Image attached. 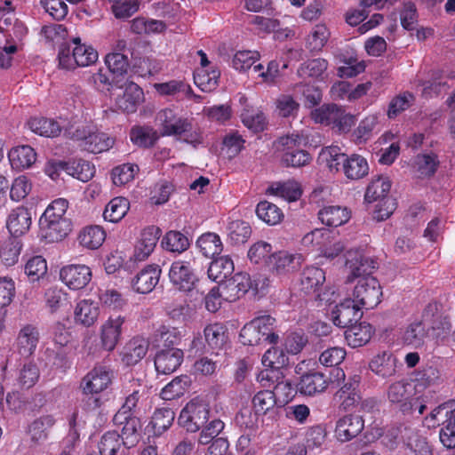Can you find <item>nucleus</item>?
I'll return each instance as SVG.
<instances>
[{"label": "nucleus", "mask_w": 455, "mask_h": 455, "mask_svg": "<svg viewBox=\"0 0 455 455\" xmlns=\"http://www.w3.org/2000/svg\"><path fill=\"white\" fill-rule=\"evenodd\" d=\"M337 395L341 400V406L346 411H371L375 406V402L371 399L362 400L360 394L351 384H345Z\"/></svg>", "instance_id": "nucleus-18"}, {"label": "nucleus", "mask_w": 455, "mask_h": 455, "mask_svg": "<svg viewBox=\"0 0 455 455\" xmlns=\"http://www.w3.org/2000/svg\"><path fill=\"white\" fill-rule=\"evenodd\" d=\"M330 31L325 24H316L307 37V44L311 51H321L330 37Z\"/></svg>", "instance_id": "nucleus-60"}, {"label": "nucleus", "mask_w": 455, "mask_h": 455, "mask_svg": "<svg viewBox=\"0 0 455 455\" xmlns=\"http://www.w3.org/2000/svg\"><path fill=\"white\" fill-rule=\"evenodd\" d=\"M99 299L103 307L111 310H123L127 305V299L116 289L100 291Z\"/></svg>", "instance_id": "nucleus-55"}, {"label": "nucleus", "mask_w": 455, "mask_h": 455, "mask_svg": "<svg viewBox=\"0 0 455 455\" xmlns=\"http://www.w3.org/2000/svg\"><path fill=\"white\" fill-rule=\"evenodd\" d=\"M252 404L256 414L265 415L275 409V394L270 390L259 391L252 399Z\"/></svg>", "instance_id": "nucleus-57"}, {"label": "nucleus", "mask_w": 455, "mask_h": 455, "mask_svg": "<svg viewBox=\"0 0 455 455\" xmlns=\"http://www.w3.org/2000/svg\"><path fill=\"white\" fill-rule=\"evenodd\" d=\"M175 418L174 411L170 408L156 409L148 427H151L155 435H161L172 425Z\"/></svg>", "instance_id": "nucleus-44"}, {"label": "nucleus", "mask_w": 455, "mask_h": 455, "mask_svg": "<svg viewBox=\"0 0 455 455\" xmlns=\"http://www.w3.org/2000/svg\"><path fill=\"white\" fill-rule=\"evenodd\" d=\"M159 229L155 227L145 228L140 235L133 253L135 261H143L153 252L159 239Z\"/></svg>", "instance_id": "nucleus-25"}, {"label": "nucleus", "mask_w": 455, "mask_h": 455, "mask_svg": "<svg viewBox=\"0 0 455 455\" xmlns=\"http://www.w3.org/2000/svg\"><path fill=\"white\" fill-rule=\"evenodd\" d=\"M328 68V61L324 59H314L304 62L298 68V76L301 78H320Z\"/></svg>", "instance_id": "nucleus-56"}, {"label": "nucleus", "mask_w": 455, "mask_h": 455, "mask_svg": "<svg viewBox=\"0 0 455 455\" xmlns=\"http://www.w3.org/2000/svg\"><path fill=\"white\" fill-rule=\"evenodd\" d=\"M48 271L46 259L41 255L29 257L24 264V273L31 283L44 278Z\"/></svg>", "instance_id": "nucleus-43"}, {"label": "nucleus", "mask_w": 455, "mask_h": 455, "mask_svg": "<svg viewBox=\"0 0 455 455\" xmlns=\"http://www.w3.org/2000/svg\"><path fill=\"white\" fill-rule=\"evenodd\" d=\"M126 317L122 315H110L100 327V339L102 347L112 351L121 339Z\"/></svg>", "instance_id": "nucleus-14"}, {"label": "nucleus", "mask_w": 455, "mask_h": 455, "mask_svg": "<svg viewBox=\"0 0 455 455\" xmlns=\"http://www.w3.org/2000/svg\"><path fill=\"white\" fill-rule=\"evenodd\" d=\"M106 239V232L100 226H88L84 228L78 235L81 246L88 250L99 249Z\"/></svg>", "instance_id": "nucleus-37"}, {"label": "nucleus", "mask_w": 455, "mask_h": 455, "mask_svg": "<svg viewBox=\"0 0 455 455\" xmlns=\"http://www.w3.org/2000/svg\"><path fill=\"white\" fill-rule=\"evenodd\" d=\"M186 334L184 328H177L169 325H161L156 331V336L164 343L170 347L178 345Z\"/></svg>", "instance_id": "nucleus-63"}, {"label": "nucleus", "mask_w": 455, "mask_h": 455, "mask_svg": "<svg viewBox=\"0 0 455 455\" xmlns=\"http://www.w3.org/2000/svg\"><path fill=\"white\" fill-rule=\"evenodd\" d=\"M372 333V326L363 322L348 327L345 331V339L349 347H359L370 341Z\"/></svg>", "instance_id": "nucleus-33"}, {"label": "nucleus", "mask_w": 455, "mask_h": 455, "mask_svg": "<svg viewBox=\"0 0 455 455\" xmlns=\"http://www.w3.org/2000/svg\"><path fill=\"white\" fill-rule=\"evenodd\" d=\"M423 378L418 379L417 385L413 386L406 380H397L391 383L387 389V397L388 402L396 406L403 413H411L418 398L414 397L416 391L419 387L431 385L438 378V371L435 369L429 368L423 374Z\"/></svg>", "instance_id": "nucleus-3"}, {"label": "nucleus", "mask_w": 455, "mask_h": 455, "mask_svg": "<svg viewBox=\"0 0 455 455\" xmlns=\"http://www.w3.org/2000/svg\"><path fill=\"white\" fill-rule=\"evenodd\" d=\"M40 377V371L34 362L25 363L19 371L17 380L23 388H30L36 385Z\"/></svg>", "instance_id": "nucleus-61"}, {"label": "nucleus", "mask_w": 455, "mask_h": 455, "mask_svg": "<svg viewBox=\"0 0 455 455\" xmlns=\"http://www.w3.org/2000/svg\"><path fill=\"white\" fill-rule=\"evenodd\" d=\"M99 315V304L91 299H81L75 307V322L84 327L92 326L97 322Z\"/></svg>", "instance_id": "nucleus-26"}, {"label": "nucleus", "mask_w": 455, "mask_h": 455, "mask_svg": "<svg viewBox=\"0 0 455 455\" xmlns=\"http://www.w3.org/2000/svg\"><path fill=\"white\" fill-rule=\"evenodd\" d=\"M183 357V351L180 348L172 347L159 351L155 357V367L157 373H172L181 364Z\"/></svg>", "instance_id": "nucleus-23"}, {"label": "nucleus", "mask_w": 455, "mask_h": 455, "mask_svg": "<svg viewBox=\"0 0 455 455\" xmlns=\"http://www.w3.org/2000/svg\"><path fill=\"white\" fill-rule=\"evenodd\" d=\"M71 43L75 45L72 51L62 48L59 52L60 68L70 70L76 67H89L98 60V52L92 45L82 43L79 36L73 37Z\"/></svg>", "instance_id": "nucleus-6"}, {"label": "nucleus", "mask_w": 455, "mask_h": 455, "mask_svg": "<svg viewBox=\"0 0 455 455\" xmlns=\"http://www.w3.org/2000/svg\"><path fill=\"white\" fill-rule=\"evenodd\" d=\"M391 188V181L387 177H378L373 180L366 189L364 196L365 201L368 203L381 202L388 196Z\"/></svg>", "instance_id": "nucleus-41"}, {"label": "nucleus", "mask_w": 455, "mask_h": 455, "mask_svg": "<svg viewBox=\"0 0 455 455\" xmlns=\"http://www.w3.org/2000/svg\"><path fill=\"white\" fill-rule=\"evenodd\" d=\"M427 337L426 325L421 322H416L408 326L403 333V340L413 347H420Z\"/></svg>", "instance_id": "nucleus-59"}, {"label": "nucleus", "mask_w": 455, "mask_h": 455, "mask_svg": "<svg viewBox=\"0 0 455 455\" xmlns=\"http://www.w3.org/2000/svg\"><path fill=\"white\" fill-rule=\"evenodd\" d=\"M149 342L143 337H134L124 346L121 356L126 365L138 363L147 354Z\"/></svg>", "instance_id": "nucleus-30"}, {"label": "nucleus", "mask_w": 455, "mask_h": 455, "mask_svg": "<svg viewBox=\"0 0 455 455\" xmlns=\"http://www.w3.org/2000/svg\"><path fill=\"white\" fill-rule=\"evenodd\" d=\"M200 251L207 258L220 254L223 250V243L220 235L215 233L203 234L196 241Z\"/></svg>", "instance_id": "nucleus-46"}, {"label": "nucleus", "mask_w": 455, "mask_h": 455, "mask_svg": "<svg viewBox=\"0 0 455 455\" xmlns=\"http://www.w3.org/2000/svg\"><path fill=\"white\" fill-rule=\"evenodd\" d=\"M40 339L38 329L33 324L23 325L16 337L17 352L23 357H29L36 350Z\"/></svg>", "instance_id": "nucleus-19"}, {"label": "nucleus", "mask_w": 455, "mask_h": 455, "mask_svg": "<svg viewBox=\"0 0 455 455\" xmlns=\"http://www.w3.org/2000/svg\"><path fill=\"white\" fill-rule=\"evenodd\" d=\"M160 275L161 269L158 266L148 265L135 276L132 287L139 293H149L158 283Z\"/></svg>", "instance_id": "nucleus-27"}, {"label": "nucleus", "mask_w": 455, "mask_h": 455, "mask_svg": "<svg viewBox=\"0 0 455 455\" xmlns=\"http://www.w3.org/2000/svg\"><path fill=\"white\" fill-rule=\"evenodd\" d=\"M309 142V133L307 130L295 132L278 140V145L281 147L282 162L286 166L301 167L308 164L312 159L309 153L306 150L298 148L301 146H307Z\"/></svg>", "instance_id": "nucleus-5"}, {"label": "nucleus", "mask_w": 455, "mask_h": 455, "mask_svg": "<svg viewBox=\"0 0 455 455\" xmlns=\"http://www.w3.org/2000/svg\"><path fill=\"white\" fill-rule=\"evenodd\" d=\"M351 217L350 211L340 205H326L318 212V219L328 227H339L346 224Z\"/></svg>", "instance_id": "nucleus-31"}, {"label": "nucleus", "mask_w": 455, "mask_h": 455, "mask_svg": "<svg viewBox=\"0 0 455 455\" xmlns=\"http://www.w3.org/2000/svg\"><path fill=\"white\" fill-rule=\"evenodd\" d=\"M345 160L346 155L338 146L323 148L317 158L319 164L324 165L331 172H339L341 164H344Z\"/></svg>", "instance_id": "nucleus-34"}, {"label": "nucleus", "mask_w": 455, "mask_h": 455, "mask_svg": "<svg viewBox=\"0 0 455 455\" xmlns=\"http://www.w3.org/2000/svg\"><path fill=\"white\" fill-rule=\"evenodd\" d=\"M262 363L265 367L270 368V370L267 369L260 371L257 379L262 386L266 387L267 385L264 381H268L272 378L274 370L284 367L288 363V357L282 349L273 347L263 355Z\"/></svg>", "instance_id": "nucleus-21"}, {"label": "nucleus", "mask_w": 455, "mask_h": 455, "mask_svg": "<svg viewBox=\"0 0 455 455\" xmlns=\"http://www.w3.org/2000/svg\"><path fill=\"white\" fill-rule=\"evenodd\" d=\"M28 126L33 132L49 138L56 137L61 132V125L57 121L45 117H33Z\"/></svg>", "instance_id": "nucleus-40"}, {"label": "nucleus", "mask_w": 455, "mask_h": 455, "mask_svg": "<svg viewBox=\"0 0 455 455\" xmlns=\"http://www.w3.org/2000/svg\"><path fill=\"white\" fill-rule=\"evenodd\" d=\"M267 192L289 202L297 201L302 194L299 183L295 180L274 183L268 188Z\"/></svg>", "instance_id": "nucleus-42"}, {"label": "nucleus", "mask_w": 455, "mask_h": 455, "mask_svg": "<svg viewBox=\"0 0 455 455\" xmlns=\"http://www.w3.org/2000/svg\"><path fill=\"white\" fill-rule=\"evenodd\" d=\"M66 172L83 182L89 181L95 174V167L90 162L78 159L67 163Z\"/></svg>", "instance_id": "nucleus-48"}, {"label": "nucleus", "mask_w": 455, "mask_h": 455, "mask_svg": "<svg viewBox=\"0 0 455 455\" xmlns=\"http://www.w3.org/2000/svg\"><path fill=\"white\" fill-rule=\"evenodd\" d=\"M156 124L162 136L177 137L194 148L204 143L203 130L195 126L191 119L180 116L173 109L160 110L156 116Z\"/></svg>", "instance_id": "nucleus-1"}, {"label": "nucleus", "mask_w": 455, "mask_h": 455, "mask_svg": "<svg viewBox=\"0 0 455 455\" xmlns=\"http://www.w3.org/2000/svg\"><path fill=\"white\" fill-rule=\"evenodd\" d=\"M220 76V71L213 68H196L194 73V81L201 91L212 92L217 87Z\"/></svg>", "instance_id": "nucleus-45"}, {"label": "nucleus", "mask_w": 455, "mask_h": 455, "mask_svg": "<svg viewBox=\"0 0 455 455\" xmlns=\"http://www.w3.org/2000/svg\"><path fill=\"white\" fill-rule=\"evenodd\" d=\"M169 277L174 286L184 291H191L197 281L190 262L185 260H177L172 264Z\"/></svg>", "instance_id": "nucleus-16"}, {"label": "nucleus", "mask_w": 455, "mask_h": 455, "mask_svg": "<svg viewBox=\"0 0 455 455\" xmlns=\"http://www.w3.org/2000/svg\"><path fill=\"white\" fill-rule=\"evenodd\" d=\"M302 243L306 247H311L319 256L332 259L339 256L344 250L343 243L336 239L330 230L316 228L302 238Z\"/></svg>", "instance_id": "nucleus-8"}, {"label": "nucleus", "mask_w": 455, "mask_h": 455, "mask_svg": "<svg viewBox=\"0 0 455 455\" xmlns=\"http://www.w3.org/2000/svg\"><path fill=\"white\" fill-rule=\"evenodd\" d=\"M33 184L31 180L26 175H19L14 178L10 186V199L15 203H19L31 193Z\"/></svg>", "instance_id": "nucleus-51"}, {"label": "nucleus", "mask_w": 455, "mask_h": 455, "mask_svg": "<svg viewBox=\"0 0 455 455\" xmlns=\"http://www.w3.org/2000/svg\"><path fill=\"white\" fill-rule=\"evenodd\" d=\"M130 209V202L127 198L117 196L113 198L106 205L103 218L106 221L116 223L124 219Z\"/></svg>", "instance_id": "nucleus-39"}, {"label": "nucleus", "mask_w": 455, "mask_h": 455, "mask_svg": "<svg viewBox=\"0 0 455 455\" xmlns=\"http://www.w3.org/2000/svg\"><path fill=\"white\" fill-rule=\"evenodd\" d=\"M130 138L133 144L148 148L156 141L158 136L152 128L138 126L131 130Z\"/></svg>", "instance_id": "nucleus-62"}, {"label": "nucleus", "mask_w": 455, "mask_h": 455, "mask_svg": "<svg viewBox=\"0 0 455 455\" xmlns=\"http://www.w3.org/2000/svg\"><path fill=\"white\" fill-rule=\"evenodd\" d=\"M303 257L299 253L280 251L268 257L267 265L272 275L279 279L288 277L301 266Z\"/></svg>", "instance_id": "nucleus-11"}, {"label": "nucleus", "mask_w": 455, "mask_h": 455, "mask_svg": "<svg viewBox=\"0 0 455 455\" xmlns=\"http://www.w3.org/2000/svg\"><path fill=\"white\" fill-rule=\"evenodd\" d=\"M140 428V422L138 418L135 417H126L124 425L122 428V433L120 438L123 441V443L126 447H132L135 445V443L139 441V429Z\"/></svg>", "instance_id": "nucleus-58"}, {"label": "nucleus", "mask_w": 455, "mask_h": 455, "mask_svg": "<svg viewBox=\"0 0 455 455\" xmlns=\"http://www.w3.org/2000/svg\"><path fill=\"white\" fill-rule=\"evenodd\" d=\"M378 124L379 120L376 115H370L364 117L353 132L355 142L356 144H363L368 141L371 138Z\"/></svg>", "instance_id": "nucleus-53"}, {"label": "nucleus", "mask_w": 455, "mask_h": 455, "mask_svg": "<svg viewBox=\"0 0 455 455\" xmlns=\"http://www.w3.org/2000/svg\"><path fill=\"white\" fill-rule=\"evenodd\" d=\"M455 415L453 411V405L451 403H443L435 408L431 413L424 419V425L428 427H436L441 423L446 424L449 418Z\"/></svg>", "instance_id": "nucleus-54"}, {"label": "nucleus", "mask_w": 455, "mask_h": 455, "mask_svg": "<svg viewBox=\"0 0 455 455\" xmlns=\"http://www.w3.org/2000/svg\"><path fill=\"white\" fill-rule=\"evenodd\" d=\"M66 133L70 139L80 141L81 147L93 154L107 151L114 145V139L98 132L96 125L92 123L71 125Z\"/></svg>", "instance_id": "nucleus-4"}, {"label": "nucleus", "mask_w": 455, "mask_h": 455, "mask_svg": "<svg viewBox=\"0 0 455 455\" xmlns=\"http://www.w3.org/2000/svg\"><path fill=\"white\" fill-rule=\"evenodd\" d=\"M364 427L363 416L349 414L337 422L335 428L336 437L341 442H347L357 436Z\"/></svg>", "instance_id": "nucleus-22"}, {"label": "nucleus", "mask_w": 455, "mask_h": 455, "mask_svg": "<svg viewBox=\"0 0 455 455\" xmlns=\"http://www.w3.org/2000/svg\"><path fill=\"white\" fill-rule=\"evenodd\" d=\"M362 309L363 307L353 299H345L332 309V322L336 326L346 328L362 316Z\"/></svg>", "instance_id": "nucleus-17"}, {"label": "nucleus", "mask_w": 455, "mask_h": 455, "mask_svg": "<svg viewBox=\"0 0 455 455\" xmlns=\"http://www.w3.org/2000/svg\"><path fill=\"white\" fill-rule=\"evenodd\" d=\"M396 358L388 351H381L369 362L370 370L381 378H389L396 372Z\"/></svg>", "instance_id": "nucleus-28"}, {"label": "nucleus", "mask_w": 455, "mask_h": 455, "mask_svg": "<svg viewBox=\"0 0 455 455\" xmlns=\"http://www.w3.org/2000/svg\"><path fill=\"white\" fill-rule=\"evenodd\" d=\"M204 339L212 349L221 348L228 340L227 330L222 323L208 324L204 331Z\"/></svg>", "instance_id": "nucleus-50"}, {"label": "nucleus", "mask_w": 455, "mask_h": 455, "mask_svg": "<svg viewBox=\"0 0 455 455\" xmlns=\"http://www.w3.org/2000/svg\"><path fill=\"white\" fill-rule=\"evenodd\" d=\"M8 158L13 169L25 170L31 167L36 160V153L28 145L12 148L8 152Z\"/></svg>", "instance_id": "nucleus-32"}, {"label": "nucleus", "mask_w": 455, "mask_h": 455, "mask_svg": "<svg viewBox=\"0 0 455 455\" xmlns=\"http://www.w3.org/2000/svg\"><path fill=\"white\" fill-rule=\"evenodd\" d=\"M225 423L222 420L219 419L211 420L201 427L198 443L202 445L212 443L218 439L217 436L223 431Z\"/></svg>", "instance_id": "nucleus-64"}, {"label": "nucleus", "mask_w": 455, "mask_h": 455, "mask_svg": "<svg viewBox=\"0 0 455 455\" xmlns=\"http://www.w3.org/2000/svg\"><path fill=\"white\" fill-rule=\"evenodd\" d=\"M143 100L144 92L142 89L135 83L131 82L125 85L123 95L118 96L115 103L117 109L127 113H133Z\"/></svg>", "instance_id": "nucleus-24"}, {"label": "nucleus", "mask_w": 455, "mask_h": 455, "mask_svg": "<svg viewBox=\"0 0 455 455\" xmlns=\"http://www.w3.org/2000/svg\"><path fill=\"white\" fill-rule=\"evenodd\" d=\"M235 269L234 262L228 256L213 259L208 267V276L220 284L230 276Z\"/></svg>", "instance_id": "nucleus-35"}, {"label": "nucleus", "mask_w": 455, "mask_h": 455, "mask_svg": "<svg viewBox=\"0 0 455 455\" xmlns=\"http://www.w3.org/2000/svg\"><path fill=\"white\" fill-rule=\"evenodd\" d=\"M92 278V271L84 264H68L60 270V280L71 291L84 289Z\"/></svg>", "instance_id": "nucleus-13"}, {"label": "nucleus", "mask_w": 455, "mask_h": 455, "mask_svg": "<svg viewBox=\"0 0 455 455\" xmlns=\"http://www.w3.org/2000/svg\"><path fill=\"white\" fill-rule=\"evenodd\" d=\"M347 271L346 283L357 282L359 279L374 277L372 275L375 262L363 255L360 250H349L345 254Z\"/></svg>", "instance_id": "nucleus-10"}, {"label": "nucleus", "mask_w": 455, "mask_h": 455, "mask_svg": "<svg viewBox=\"0 0 455 455\" xmlns=\"http://www.w3.org/2000/svg\"><path fill=\"white\" fill-rule=\"evenodd\" d=\"M190 386V379L181 375L173 379L161 391V397L165 401H172L182 396Z\"/></svg>", "instance_id": "nucleus-49"}, {"label": "nucleus", "mask_w": 455, "mask_h": 455, "mask_svg": "<svg viewBox=\"0 0 455 455\" xmlns=\"http://www.w3.org/2000/svg\"><path fill=\"white\" fill-rule=\"evenodd\" d=\"M113 372L105 366H96L82 379L80 388L84 395H95L105 391L112 383ZM90 409L95 410L101 405L100 397L91 396L86 401Z\"/></svg>", "instance_id": "nucleus-7"}, {"label": "nucleus", "mask_w": 455, "mask_h": 455, "mask_svg": "<svg viewBox=\"0 0 455 455\" xmlns=\"http://www.w3.org/2000/svg\"><path fill=\"white\" fill-rule=\"evenodd\" d=\"M257 216L268 225H276L283 218L282 210L275 204L263 201L258 204L256 208Z\"/></svg>", "instance_id": "nucleus-52"}, {"label": "nucleus", "mask_w": 455, "mask_h": 455, "mask_svg": "<svg viewBox=\"0 0 455 455\" xmlns=\"http://www.w3.org/2000/svg\"><path fill=\"white\" fill-rule=\"evenodd\" d=\"M55 419L51 415H44L35 419L28 427V434L35 443H41L47 439L48 431L54 425Z\"/></svg>", "instance_id": "nucleus-47"}, {"label": "nucleus", "mask_w": 455, "mask_h": 455, "mask_svg": "<svg viewBox=\"0 0 455 455\" xmlns=\"http://www.w3.org/2000/svg\"><path fill=\"white\" fill-rule=\"evenodd\" d=\"M32 224L31 212L28 208L19 205L7 214L5 227L13 237H20L28 232Z\"/></svg>", "instance_id": "nucleus-15"}, {"label": "nucleus", "mask_w": 455, "mask_h": 455, "mask_svg": "<svg viewBox=\"0 0 455 455\" xmlns=\"http://www.w3.org/2000/svg\"><path fill=\"white\" fill-rule=\"evenodd\" d=\"M381 296V287L375 277L359 279L352 292V299L365 309L378 306Z\"/></svg>", "instance_id": "nucleus-12"}, {"label": "nucleus", "mask_w": 455, "mask_h": 455, "mask_svg": "<svg viewBox=\"0 0 455 455\" xmlns=\"http://www.w3.org/2000/svg\"><path fill=\"white\" fill-rule=\"evenodd\" d=\"M324 282L325 273L319 267H307L301 274L300 286L305 293H317Z\"/></svg>", "instance_id": "nucleus-36"}, {"label": "nucleus", "mask_w": 455, "mask_h": 455, "mask_svg": "<svg viewBox=\"0 0 455 455\" xmlns=\"http://www.w3.org/2000/svg\"><path fill=\"white\" fill-rule=\"evenodd\" d=\"M209 414L208 403L200 398H195L181 410L178 422L188 432L196 433L206 423Z\"/></svg>", "instance_id": "nucleus-9"}, {"label": "nucleus", "mask_w": 455, "mask_h": 455, "mask_svg": "<svg viewBox=\"0 0 455 455\" xmlns=\"http://www.w3.org/2000/svg\"><path fill=\"white\" fill-rule=\"evenodd\" d=\"M68 202L64 198L53 200L40 217V231L50 243L64 239L71 231V221L66 217Z\"/></svg>", "instance_id": "nucleus-2"}, {"label": "nucleus", "mask_w": 455, "mask_h": 455, "mask_svg": "<svg viewBox=\"0 0 455 455\" xmlns=\"http://www.w3.org/2000/svg\"><path fill=\"white\" fill-rule=\"evenodd\" d=\"M219 287L222 291L225 300L235 301L250 289L251 279L249 275L239 272L228 278Z\"/></svg>", "instance_id": "nucleus-20"}, {"label": "nucleus", "mask_w": 455, "mask_h": 455, "mask_svg": "<svg viewBox=\"0 0 455 455\" xmlns=\"http://www.w3.org/2000/svg\"><path fill=\"white\" fill-rule=\"evenodd\" d=\"M329 385L326 376L319 371L303 374L298 383V390L305 395H314L323 392Z\"/></svg>", "instance_id": "nucleus-29"}, {"label": "nucleus", "mask_w": 455, "mask_h": 455, "mask_svg": "<svg viewBox=\"0 0 455 455\" xmlns=\"http://www.w3.org/2000/svg\"><path fill=\"white\" fill-rule=\"evenodd\" d=\"M342 170L349 180H359L368 174L369 165L364 157L354 154L346 157Z\"/></svg>", "instance_id": "nucleus-38"}]
</instances>
